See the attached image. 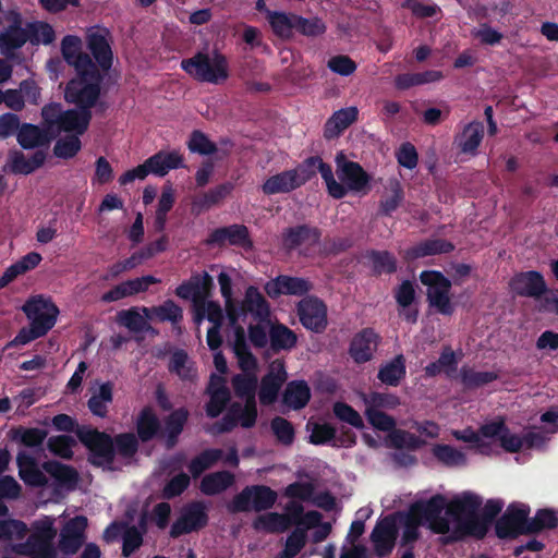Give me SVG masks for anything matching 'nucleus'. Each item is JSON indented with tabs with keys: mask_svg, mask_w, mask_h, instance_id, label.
Masks as SVG:
<instances>
[{
	"mask_svg": "<svg viewBox=\"0 0 558 558\" xmlns=\"http://www.w3.org/2000/svg\"><path fill=\"white\" fill-rule=\"evenodd\" d=\"M61 51L65 61L77 73V77L65 88V99L69 102L95 104L100 93L101 75L90 57L82 52V39L66 35L62 39Z\"/></svg>",
	"mask_w": 558,
	"mask_h": 558,
	"instance_id": "f257e3e1",
	"label": "nucleus"
},
{
	"mask_svg": "<svg viewBox=\"0 0 558 558\" xmlns=\"http://www.w3.org/2000/svg\"><path fill=\"white\" fill-rule=\"evenodd\" d=\"M551 433L547 432V426L531 427L524 430L523 435L512 433L502 417L484 423L478 428L481 447H485L490 441L498 439L504 450L517 452L522 449H541L548 440Z\"/></svg>",
	"mask_w": 558,
	"mask_h": 558,
	"instance_id": "f03ea898",
	"label": "nucleus"
},
{
	"mask_svg": "<svg viewBox=\"0 0 558 558\" xmlns=\"http://www.w3.org/2000/svg\"><path fill=\"white\" fill-rule=\"evenodd\" d=\"M235 395L245 401L244 404L233 403L220 426V430H228L240 424L251 427L257 417L255 392L257 387V374H238L232 378Z\"/></svg>",
	"mask_w": 558,
	"mask_h": 558,
	"instance_id": "7ed1b4c3",
	"label": "nucleus"
},
{
	"mask_svg": "<svg viewBox=\"0 0 558 558\" xmlns=\"http://www.w3.org/2000/svg\"><path fill=\"white\" fill-rule=\"evenodd\" d=\"M78 108L62 111L61 105L49 104L41 110V116L48 125V129L56 130L59 133H71L70 135H82L88 128L90 121L89 108L93 105L75 102Z\"/></svg>",
	"mask_w": 558,
	"mask_h": 558,
	"instance_id": "20e7f679",
	"label": "nucleus"
},
{
	"mask_svg": "<svg viewBox=\"0 0 558 558\" xmlns=\"http://www.w3.org/2000/svg\"><path fill=\"white\" fill-rule=\"evenodd\" d=\"M77 437L92 453H135L137 450V437L133 433L112 438L104 432L84 427L78 429Z\"/></svg>",
	"mask_w": 558,
	"mask_h": 558,
	"instance_id": "39448f33",
	"label": "nucleus"
},
{
	"mask_svg": "<svg viewBox=\"0 0 558 558\" xmlns=\"http://www.w3.org/2000/svg\"><path fill=\"white\" fill-rule=\"evenodd\" d=\"M359 397L364 404V415L375 429L387 430L397 425L396 418L385 412L395 410L401 404L397 395L371 391L360 392Z\"/></svg>",
	"mask_w": 558,
	"mask_h": 558,
	"instance_id": "423d86ee",
	"label": "nucleus"
},
{
	"mask_svg": "<svg viewBox=\"0 0 558 558\" xmlns=\"http://www.w3.org/2000/svg\"><path fill=\"white\" fill-rule=\"evenodd\" d=\"M504 508V501L500 499H489L484 504L483 512L481 514L474 513L470 518L458 519L457 527L453 534L449 536L451 541L458 542L465 537H474L476 539H484L487 535L488 527L494 523V520Z\"/></svg>",
	"mask_w": 558,
	"mask_h": 558,
	"instance_id": "0eeeda50",
	"label": "nucleus"
},
{
	"mask_svg": "<svg viewBox=\"0 0 558 558\" xmlns=\"http://www.w3.org/2000/svg\"><path fill=\"white\" fill-rule=\"evenodd\" d=\"M447 509L446 498L438 494L429 497L427 500H421L412 504L405 520L427 523L429 531L438 535L449 533V521L441 515Z\"/></svg>",
	"mask_w": 558,
	"mask_h": 558,
	"instance_id": "6e6552de",
	"label": "nucleus"
},
{
	"mask_svg": "<svg viewBox=\"0 0 558 558\" xmlns=\"http://www.w3.org/2000/svg\"><path fill=\"white\" fill-rule=\"evenodd\" d=\"M276 500L277 493L269 486H245L227 504V511L229 513H247L250 511L259 513L271 509Z\"/></svg>",
	"mask_w": 558,
	"mask_h": 558,
	"instance_id": "1a4fd4ad",
	"label": "nucleus"
},
{
	"mask_svg": "<svg viewBox=\"0 0 558 558\" xmlns=\"http://www.w3.org/2000/svg\"><path fill=\"white\" fill-rule=\"evenodd\" d=\"M182 68L198 81L211 84L223 83L229 75L227 60L218 53L196 54L182 61Z\"/></svg>",
	"mask_w": 558,
	"mask_h": 558,
	"instance_id": "9d476101",
	"label": "nucleus"
},
{
	"mask_svg": "<svg viewBox=\"0 0 558 558\" xmlns=\"http://www.w3.org/2000/svg\"><path fill=\"white\" fill-rule=\"evenodd\" d=\"M420 278L427 287L429 305L442 315H451L454 307L450 299V280L438 271H423Z\"/></svg>",
	"mask_w": 558,
	"mask_h": 558,
	"instance_id": "9b49d317",
	"label": "nucleus"
},
{
	"mask_svg": "<svg viewBox=\"0 0 558 558\" xmlns=\"http://www.w3.org/2000/svg\"><path fill=\"white\" fill-rule=\"evenodd\" d=\"M526 515H530V506L513 502L507 507L506 512L496 521V536L499 539H515L520 535H530L526 531Z\"/></svg>",
	"mask_w": 558,
	"mask_h": 558,
	"instance_id": "f8f14e48",
	"label": "nucleus"
},
{
	"mask_svg": "<svg viewBox=\"0 0 558 558\" xmlns=\"http://www.w3.org/2000/svg\"><path fill=\"white\" fill-rule=\"evenodd\" d=\"M22 311L31 325L37 326L46 333L56 325L59 315V308L52 300L40 294L29 298L22 306Z\"/></svg>",
	"mask_w": 558,
	"mask_h": 558,
	"instance_id": "ddd939ff",
	"label": "nucleus"
},
{
	"mask_svg": "<svg viewBox=\"0 0 558 558\" xmlns=\"http://www.w3.org/2000/svg\"><path fill=\"white\" fill-rule=\"evenodd\" d=\"M207 508L203 501H193L184 506L180 518L171 524L170 536L179 538L207 526Z\"/></svg>",
	"mask_w": 558,
	"mask_h": 558,
	"instance_id": "4468645a",
	"label": "nucleus"
},
{
	"mask_svg": "<svg viewBox=\"0 0 558 558\" xmlns=\"http://www.w3.org/2000/svg\"><path fill=\"white\" fill-rule=\"evenodd\" d=\"M246 322H235V324H227L228 338L232 344V350L238 359V365L243 374H257V360L248 350L245 340Z\"/></svg>",
	"mask_w": 558,
	"mask_h": 558,
	"instance_id": "2eb2a0df",
	"label": "nucleus"
},
{
	"mask_svg": "<svg viewBox=\"0 0 558 558\" xmlns=\"http://www.w3.org/2000/svg\"><path fill=\"white\" fill-rule=\"evenodd\" d=\"M306 432L310 441L315 445L330 444L332 447L349 448L355 442V436L351 430H342L337 434L335 428L327 423L308 421Z\"/></svg>",
	"mask_w": 558,
	"mask_h": 558,
	"instance_id": "dca6fc26",
	"label": "nucleus"
},
{
	"mask_svg": "<svg viewBox=\"0 0 558 558\" xmlns=\"http://www.w3.org/2000/svg\"><path fill=\"white\" fill-rule=\"evenodd\" d=\"M41 470L52 478V489L54 495L61 493H72L76 490L80 484V473L75 468L65 465L59 461L50 460L41 464Z\"/></svg>",
	"mask_w": 558,
	"mask_h": 558,
	"instance_id": "f3484780",
	"label": "nucleus"
},
{
	"mask_svg": "<svg viewBox=\"0 0 558 558\" xmlns=\"http://www.w3.org/2000/svg\"><path fill=\"white\" fill-rule=\"evenodd\" d=\"M288 378V374L284 367V363L280 360L272 361L266 375L260 380L258 398L263 405L272 404L278 393Z\"/></svg>",
	"mask_w": 558,
	"mask_h": 558,
	"instance_id": "a211bd4d",
	"label": "nucleus"
},
{
	"mask_svg": "<svg viewBox=\"0 0 558 558\" xmlns=\"http://www.w3.org/2000/svg\"><path fill=\"white\" fill-rule=\"evenodd\" d=\"M298 314L302 325L312 331L322 332L327 327V307L317 298H305L298 305Z\"/></svg>",
	"mask_w": 558,
	"mask_h": 558,
	"instance_id": "6ab92c4d",
	"label": "nucleus"
},
{
	"mask_svg": "<svg viewBox=\"0 0 558 558\" xmlns=\"http://www.w3.org/2000/svg\"><path fill=\"white\" fill-rule=\"evenodd\" d=\"M301 166L269 177L262 185L266 195L289 193L308 181V175Z\"/></svg>",
	"mask_w": 558,
	"mask_h": 558,
	"instance_id": "aec40b11",
	"label": "nucleus"
},
{
	"mask_svg": "<svg viewBox=\"0 0 558 558\" xmlns=\"http://www.w3.org/2000/svg\"><path fill=\"white\" fill-rule=\"evenodd\" d=\"M87 47L93 53L99 66L108 70L112 65V50L110 46V33L107 28L93 26L86 33Z\"/></svg>",
	"mask_w": 558,
	"mask_h": 558,
	"instance_id": "412c9836",
	"label": "nucleus"
},
{
	"mask_svg": "<svg viewBox=\"0 0 558 558\" xmlns=\"http://www.w3.org/2000/svg\"><path fill=\"white\" fill-rule=\"evenodd\" d=\"M337 175L348 192L365 195L369 191L371 177L353 161H338Z\"/></svg>",
	"mask_w": 558,
	"mask_h": 558,
	"instance_id": "4be33fe9",
	"label": "nucleus"
},
{
	"mask_svg": "<svg viewBox=\"0 0 558 558\" xmlns=\"http://www.w3.org/2000/svg\"><path fill=\"white\" fill-rule=\"evenodd\" d=\"M87 527V519L84 515H76L70 519L60 532L59 546L65 555H75L84 543V531Z\"/></svg>",
	"mask_w": 558,
	"mask_h": 558,
	"instance_id": "5701e85b",
	"label": "nucleus"
},
{
	"mask_svg": "<svg viewBox=\"0 0 558 558\" xmlns=\"http://www.w3.org/2000/svg\"><path fill=\"white\" fill-rule=\"evenodd\" d=\"M300 166L301 169L305 170L304 172L308 175V180L318 171L326 183L328 193L333 198H342L347 195V189L335 179L331 167L325 163L319 157L307 158Z\"/></svg>",
	"mask_w": 558,
	"mask_h": 558,
	"instance_id": "b1692460",
	"label": "nucleus"
},
{
	"mask_svg": "<svg viewBox=\"0 0 558 558\" xmlns=\"http://www.w3.org/2000/svg\"><path fill=\"white\" fill-rule=\"evenodd\" d=\"M12 25L0 34V53L10 57L28 40L27 28L22 26L21 16L13 13Z\"/></svg>",
	"mask_w": 558,
	"mask_h": 558,
	"instance_id": "393cba45",
	"label": "nucleus"
},
{
	"mask_svg": "<svg viewBox=\"0 0 558 558\" xmlns=\"http://www.w3.org/2000/svg\"><path fill=\"white\" fill-rule=\"evenodd\" d=\"M213 284V278L204 271L193 275L187 281L180 284L175 293L181 299L193 300L198 304L202 299L208 295Z\"/></svg>",
	"mask_w": 558,
	"mask_h": 558,
	"instance_id": "a878e982",
	"label": "nucleus"
},
{
	"mask_svg": "<svg viewBox=\"0 0 558 558\" xmlns=\"http://www.w3.org/2000/svg\"><path fill=\"white\" fill-rule=\"evenodd\" d=\"M311 288L312 284L307 280L289 276H279L265 286L267 294L271 298L280 294L302 295L308 292Z\"/></svg>",
	"mask_w": 558,
	"mask_h": 558,
	"instance_id": "bb28decb",
	"label": "nucleus"
},
{
	"mask_svg": "<svg viewBox=\"0 0 558 558\" xmlns=\"http://www.w3.org/2000/svg\"><path fill=\"white\" fill-rule=\"evenodd\" d=\"M37 457L38 456H15L17 468H20V478L24 484L31 487H47V473L36 463L35 458Z\"/></svg>",
	"mask_w": 558,
	"mask_h": 558,
	"instance_id": "cd10ccee",
	"label": "nucleus"
},
{
	"mask_svg": "<svg viewBox=\"0 0 558 558\" xmlns=\"http://www.w3.org/2000/svg\"><path fill=\"white\" fill-rule=\"evenodd\" d=\"M384 437V445L386 448L396 450L415 451L424 446L422 437H416V434L409 430L398 428L397 425L387 430Z\"/></svg>",
	"mask_w": 558,
	"mask_h": 558,
	"instance_id": "c85d7f7f",
	"label": "nucleus"
},
{
	"mask_svg": "<svg viewBox=\"0 0 558 558\" xmlns=\"http://www.w3.org/2000/svg\"><path fill=\"white\" fill-rule=\"evenodd\" d=\"M207 390L210 399L206 405V412L208 416L216 417L222 412L230 399L225 377L211 375Z\"/></svg>",
	"mask_w": 558,
	"mask_h": 558,
	"instance_id": "c756f323",
	"label": "nucleus"
},
{
	"mask_svg": "<svg viewBox=\"0 0 558 558\" xmlns=\"http://www.w3.org/2000/svg\"><path fill=\"white\" fill-rule=\"evenodd\" d=\"M513 292L524 296H539L546 289L543 276L537 271H526L514 276L510 281Z\"/></svg>",
	"mask_w": 558,
	"mask_h": 558,
	"instance_id": "7c9ffc66",
	"label": "nucleus"
},
{
	"mask_svg": "<svg viewBox=\"0 0 558 558\" xmlns=\"http://www.w3.org/2000/svg\"><path fill=\"white\" fill-rule=\"evenodd\" d=\"M378 344V336L372 329H364L353 338L350 354L357 363H363L373 356Z\"/></svg>",
	"mask_w": 558,
	"mask_h": 558,
	"instance_id": "2f4dec72",
	"label": "nucleus"
},
{
	"mask_svg": "<svg viewBox=\"0 0 558 558\" xmlns=\"http://www.w3.org/2000/svg\"><path fill=\"white\" fill-rule=\"evenodd\" d=\"M218 283L220 287L221 295L225 299L227 324H235V322L240 320L245 323L246 314L244 310L238 308V304L234 302L232 298L233 293L231 276L226 271H221L218 275Z\"/></svg>",
	"mask_w": 558,
	"mask_h": 558,
	"instance_id": "473e14b6",
	"label": "nucleus"
},
{
	"mask_svg": "<svg viewBox=\"0 0 558 558\" xmlns=\"http://www.w3.org/2000/svg\"><path fill=\"white\" fill-rule=\"evenodd\" d=\"M43 257L37 252H31L21 257L19 260L10 265L0 276V289L5 288L8 284L16 280L19 277L35 269Z\"/></svg>",
	"mask_w": 558,
	"mask_h": 558,
	"instance_id": "72a5a7b5",
	"label": "nucleus"
},
{
	"mask_svg": "<svg viewBox=\"0 0 558 558\" xmlns=\"http://www.w3.org/2000/svg\"><path fill=\"white\" fill-rule=\"evenodd\" d=\"M46 157V151L40 149L31 156L13 150L9 155V166L14 173L29 174L44 165Z\"/></svg>",
	"mask_w": 558,
	"mask_h": 558,
	"instance_id": "f704fd0d",
	"label": "nucleus"
},
{
	"mask_svg": "<svg viewBox=\"0 0 558 558\" xmlns=\"http://www.w3.org/2000/svg\"><path fill=\"white\" fill-rule=\"evenodd\" d=\"M359 110L356 107L342 108L327 120L324 128V135L326 138L338 137L344 130H347L357 119Z\"/></svg>",
	"mask_w": 558,
	"mask_h": 558,
	"instance_id": "c9c22d12",
	"label": "nucleus"
},
{
	"mask_svg": "<svg viewBox=\"0 0 558 558\" xmlns=\"http://www.w3.org/2000/svg\"><path fill=\"white\" fill-rule=\"evenodd\" d=\"M311 388L305 380L290 381L282 393V402L290 410H301L311 400Z\"/></svg>",
	"mask_w": 558,
	"mask_h": 558,
	"instance_id": "e433bc0d",
	"label": "nucleus"
},
{
	"mask_svg": "<svg viewBox=\"0 0 558 558\" xmlns=\"http://www.w3.org/2000/svg\"><path fill=\"white\" fill-rule=\"evenodd\" d=\"M484 136V126L478 121L468 123L462 132L457 135L454 143L459 150L466 155H476L477 148Z\"/></svg>",
	"mask_w": 558,
	"mask_h": 558,
	"instance_id": "4c0bfd02",
	"label": "nucleus"
},
{
	"mask_svg": "<svg viewBox=\"0 0 558 558\" xmlns=\"http://www.w3.org/2000/svg\"><path fill=\"white\" fill-rule=\"evenodd\" d=\"M117 320L132 332H143L150 329L151 315L148 307H132L118 313Z\"/></svg>",
	"mask_w": 558,
	"mask_h": 558,
	"instance_id": "58836bf2",
	"label": "nucleus"
},
{
	"mask_svg": "<svg viewBox=\"0 0 558 558\" xmlns=\"http://www.w3.org/2000/svg\"><path fill=\"white\" fill-rule=\"evenodd\" d=\"M481 497L472 493H463L462 496L454 497L453 500L447 504L448 514L452 515L457 520L469 518L470 515H474L475 513H477V510L481 508Z\"/></svg>",
	"mask_w": 558,
	"mask_h": 558,
	"instance_id": "ea45409f",
	"label": "nucleus"
},
{
	"mask_svg": "<svg viewBox=\"0 0 558 558\" xmlns=\"http://www.w3.org/2000/svg\"><path fill=\"white\" fill-rule=\"evenodd\" d=\"M238 308H243L246 315L251 313L259 323L266 322L270 313L266 300L255 287L247 288L243 304Z\"/></svg>",
	"mask_w": 558,
	"mask_h": 558,
	"instance_id": "a19ab883",
	"label": "nucleus"
},
{
	"mask_svg": "<svg viewBox=\"0 0 558 558\" xmlns=\"http://www.w3.org/2000/svg\"><path fill=\"white\" fill-rule=\"evenodd\" d=\"M151 174L163 177L170 170L182 167L183 159L179 151H159L147 159Z\"/></svg>",
	"mask_w": 558,
	"mask_h": 558,
	"instance_id": "79ce46f5",
	"label": "nucleus"
},
{
	"mask_svg": "<svg viewBox=\"0 0 558 558\" xmlns=\"http://www.w3.org/2000/svg\"><path fill=\"white\" fill-rule=\"evenodd\" d=\"M233 474L228 471H217L204 475L201 480V493L207 496H215L223 493L231 485H233Z\"/></svg>",
	"mask_w": 558,
	"mask_h": 558,
	"instance_id": "37998d69",
	"label": "nucleus"
},
{
	"mask_svg": "<svg viewBox=\"0 0 558 558\" xmlns=\"http://www.w3.org/2000/svg\"><path fill=\"white\" fill-rule=\"evenodd\" d=\"M290 526H292V521L289 517L277 512H266V514L258 515L255 521H253V529L271 534L283 533L288 531Z\"/></svg>",
	"mask_w": 558,
	"mask_h": 558,
	"instance_id": "c03bdc74",
	"label": "nucleus"
},
{
	"mask_svg": "<svg viewBox=\"0 0 558 558\" xmlns=\"http://www.w3.org/2000/svg\"><path fill=\"white\" fill-rule=\"evenodd\" d=\"M113 386L111 383H104L96 389H92V397L88 400V409L99 417H105L108 413V405L112 402Z\"/></svg>",
	"mask_w": 558,
	"mask_h": 558,
	"instance_id": "a18cd8bd",
	"label": "nucleus"
},
{
	"mask_svg": "<svg viewBox=\"0 0 558 558\" xmlns=\"http://www.w3.org/2000/svg\"><path fill=\"white\" fill-rule=\"evenodd\" d=\"M16 137L24 149L47 146L50 142L48 133L33 124H23L17 131Z\"/></svg>",
	"mask_w": 558,
	"mask_h": 558,
	"instance_id": "49530a36",
	"label": "nucleus"
},
{
	"mask_svg": "<svg viewBox=\"0 0 558 558\" xmlns=\"http://www.w3.org/2000/svg\"><path fill=\"white\" fill-rule=\"evenodd\" d=\"M558 519L556 512L548 508L536 510L535 517L526 515V530L530 535H536L544 531H551L557 527Z\"/></svg>",
	"mask_w": 558,
	"mask_h": 558,
	"instance_id": "de8ad7c7",
	"label": "nucleus"
},
{
	"mask_svg": "<svg viewBox=\"0 0 558 558\" xmlns=\"http://www.w3.org/2000/svg\"><path fill=\"white\" fill-rule=\"evenodd\" d=\"M267 20L274 33L282 38H289L296 29L298 15L278 11H267Z\"/></svg>",
	"mask_w": 558,
	"mask_h": 558,
	"instance_id": "09e8293b",
	"label": "nucleus"
},
{
	"mask_svg": "<svg viewBox=\"0 0 558 558\" xmlns=\"http://www.w3.org/2000/svg\"><path fill=\"white\" fill-rule=\"evenodd\" d=\"M319 235L315 229H310L307 227H298L294 229H290L284 238L283 245L287 248H295L301 246L302 244L314 245L318 242Z\"/></svg>",
	"mask_w": 558,
	"mask_h": 558,
	"instance_id": "8fccbe9b",
	"label": "nucleus"
},
{
	"mask_svg": "<svg viewBox=\"0 0 558 558\" xmlns=\"http://www.w3.org/2000/svg\"><path fill=\"white\" fill-rule=\"evenodd\" d=\"M405 375V362L402 355L396 356L378 372V379L388 386H397Z\"/></svg>",
	"mask_w": 558,
	"mask_h": 558,
	"instance_id": "3c124183",
	"label": "nucleus"
},
{
	"mask_svg": "<svg viewBox=\"0 0 558 558\" xmlns=\"http://www.w3.org/2000/svg\"><path fill=\"white\" fill-rule=\"evenodd\" d=\"M187 418V411L179 409L172 412L166 421L161 436L166 439L167 447L171 448L177 437L181 434Z\"/></svg>",
	"mask_w": 558,
	"mask_h": 558,
	"instance_id": "603ef678",
	"label": "nucleus"
},
{
	"mask_svg": "<svg viewBox=\"0 0 558 558\" xmlns=\"http://www.w3.org/2000/svg\"><path fill=\"white\" fill-rule=\"evenodd\" d=\"M239 458L240 456H196V458L191 460L187 469H190L191 476L196 478L221 459L226 460L228 464L235 466L240 462Z\"/></svg>",
	"mask_w": 558,
	"mask_h": 558,
	"instance_id": "864d4df0",
	"label": "nucleus"
},
{
	"mask_svg": "<svg viewBox=\"0 0 558 558\" xmlns=\"http://www.w3.org/2000/svg\"><path fill=\"white\" fill-rule=\"evenodd\" d=\"M169 369L183 380H192L196 376L193 362L182 350L172 353Z\"/></svg>",
	"mask_w": 558,
	"mask_h": 558,
	"instance_id": "5fc2aeb1",
	"label": "nucleus"
},
{
	"mask_svg": "<svg viewBox=\"0 0 558 558\" xmlns=\"http://www.w3.org/2000/svg\"><path fill=\"white\" fill-rule=\"evenodd\" d=\"M274 350H290L296 344V335L282 324L274 325L269 330Z\"/></svg>",
	"mask_w": 558,
	"mask_h": 558,
	"instance_id": "6e6d98bb",
	"label": "nucleus"
},
{
	"mask_svg": "<svg viewBox=\"0 0 558 558\" xmlns=\"http://www.w3.org/2000/svg\"><path fill=\"white\" fill-rule=\"evenodd\" d=\"M175 201L174 191L171 185H166L162 189L161 195L158 199V206L155 216V228L157 231H162L166 227L167 214L172 208Z\"/></svg>",
	"mask_w": 558,
	"mask_h": 558,
	"instance_id": "4d7b16f0",
	"label": "nucleus"
},
{
	"mask_svg": "<svg viewBox=\"0 0 558 558\" xmlns=\"http://www.w3.org/2000/svg\"><path fill=\"white\" fill-rule=\"evenodd\" d=\"M136 425L138 437L143 441H146L156 435L159 427V421L151 409L146 408L140 413Z\"/></svg>",
	"mask_w": 558,
	"mask_h": 558,
	"instance_id": "13d9d810",
	"label": "nucleus"
},
{
	"mask_svg": "<svg viewBox=\"0 0 558 558\" xmlns=\"http://www.w3.org/2000/svg\"><path fill=\"white\" fill-rule=\"evenodd\" d=\"M46 436V432L39 428H17L11 434L13 441L29 448L40 446Z\"/></svg>",
	"mask_w": 558,
	"mask_h": 558,
	"instance_id": "bf43d9fd",
	"label": "nucleus"
},
{
	"mask_svg": "<svg viewBox=\"0 0 558 558\" xmlns=\"http://www.w3.org/2000/svg\"><path fill=\"white\" fill-rule=\"evenodd\" d=\"M27 532V525L20 520L7 519L0 521V541L2 542L22 541Z\"/></svg>",
	"mask_w": 558,
	"mask_h": 558,
	"instance_id": "052dcab7",
	"label": "nucleus"
},
{
	"mask_svg": "<svg viewBox=\"0 0 558 558\" xmlns=\"http://www.w3.org/2000/svg\"><path fill=\"white\" fill-rule=\"evenodd\" d=\"M151 320L171 322L173 324L182 319V310L171 300L163 302L159 306L149 308Z\"/></svg>",
	"mask_w": 558,
	"mask_h": 558,
	"instance_id": "680f3d73",
	"label": "nucleus"
},
{
	"mask_svg": "<svg viewBox=\"0 0 558 558\" xmlns=\"http://www.w3.org/2000/svg\"><path fill=\"white\" fill-rule=\"evenodd\" d=\"M82 143L80 136L76 135H66L60 137L53 147V154L56 157L61 159H70L76 156V154L81 150Z\"/></svg>",
	"mask_w": 558,
	"mask_h": 558,
	"instance_id": "e2e57ef3",
	"label": "nucleus"
},
{
	"mask_svg": "<svg viewBox=\"0 0 558 558\" xmlns=\"http://www.w3.org/2000/svg\"><path fill=\"white\" fill-rule=\"evenodd\" d=\"M306 533L304 529L295 527L294 531L286 538L284 549L279 554L278 558H295L296 555L305 547Z\"/></svg>",
	"mask_w": 558,
	"mask_h": 558,
	"instance_id": "0e129e2a",
	"label": "nucleus"
},
{
	"mask_svg": "<svg viewBox=\"0 0 558 558\" xmlns=\"http://www.w3.org/2000/svg\"><path fill=\"white\" fill-rule=\"evenodd\" d=\"M460 377L466 388H477L495 380L497 374L494 372H476L469 367H462Z\"/></svg>",
	"mask_w": 558,
	"mask_h": 558,
	"instance_id": "69168bd1",
	"label": "nucleus"
},
{
	"mask_svg": "<svg viewBox=\"0 0 558 558\" xmlns=\"http://www.w3.org/2000/svg\"><path fill=\"white\" fill-rule=\"evenodd\" d=\"M28 33V40L33 44L48 45L54 39L53 28L43 22H34L26 25Z\"/></svg>",
	"mask_w": 558,
	"mask_h": 558,
	"instance_id": "338daca9",
	"label": "nucleus"
},
{
	"mask_svg": "<svg viewBox=\"0 0 558 558\" xmlns=\"http://www.w3.org/2000/svg\"><path fill=\"white\" fill-rule=\"evenodd\" d=\"M402 198L403 192L400 183L398 181H391L387 187V194L380 202L381 213L390 215L399 207Z\"/></svg>",
	"mask_w": 558,
	"mask_h": 558,
	"instance_id": "774afa93",
	"label": "nucleus"
}]
</instances>
